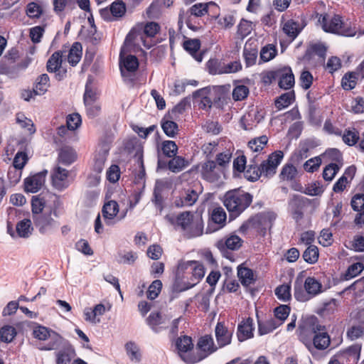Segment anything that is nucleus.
I'll return each mask as SVG.
<instances>
[{
    "mask_svg": "<svg viewBox=\"0 0 364 364\" xmlns=\"http://www.w3.org/2000/svg\"><path fill=\"white\" fill-rule=\"evenodd\" d=\"M257 322L259 334L261 336L269 333L281 326V321H277L273 317L265 320L258 319Z\"/></svg>",
    "mask_w": 364,
    "mask_h": 364,
    "instance_id": "23",
    "label": "nucleus"
},
{
    "mask_svg": "<svg viewBox=\"0 0 364 364\" xmlns=\"http://www.w3.org/2000/svg\"><path fill=\"white\" fill-rule=\"evenodd\" d=\"M249 94V88L245 85H237L232 90V98L235 101L245 99Z\"/></svg>",
    "mask_w": 364,
    "mask_h": 364,
    "instance_id": "55",
    "label": "nucleus"
},
{
    "mask_svg": "<svg viewBox=\"0 0 364 364\" xmlns=\"http://www.w3.org/2000/svg\"><path fill=\"white\" fill-rule=\"evenodd\" d=\"M253 319L247 318L242 321L237 327V338L240 341H244L253 336Z\"/></svg>",
    "mask_w": 364,
    "mask_h": 364,
    "instance_id": "21",
    "label": "nucleus"
},
{
    "mask_svg": "<svg viewBox=\"0 0 364 364\" xmlns=\"http://www.w3.org/2000/svg\"><path fill=\"white\" fill-rule=\"evenodd\" d=\"M275 219V213L267 212L256 215L252 218V221L255 223L256 228L262 231L266 230L267 228H271Z\"/></svg>",
    "mask_w": 364,
    "mask_h": 364,
    "instance_id": "19",
    "label": "nucleus"
},
{
    "mask_svg": "<svg viewBox=\"0 0 364 364\" xmlns=\"http://www.w3.org/2000/svg\"><path fill=\"white\" fill-rule=\"evenodd\" d=\"M47 171L39 172L25 179L24 186L26 192H38L45 183Z\"/></svg>",
    "mask_w": 364,
    "mask_h": 364,
    "instance_id": "15",
    "label": "nucleus"
},
{
    "mask_svg": "<svg viewBox=\"0 0 364 364\" xmlns=\"http://www.w3.org/2000/svg\"><path fill=\"white\" fill-rule=\"evenodd\" d=\"M242 242V240L239 236L232 235L225 240V245L228 250H236L240 247Z\"/></svg>",
    "mask_w": 364,
    "mask_h": 364,
    "instance_id": "63",
    "label": "nucleus"
},
{
    "mask_svg": "<svg viewBox=\"0 0 364 364\" xmlns=\"http://www.w3.org/2000/svg\"><path fill=\"white\" fill-rule=\"evenodd\" d=\"M176 225L181 228L187 238L198 237L203 234L201 218L189 211L183 212L177 216Z\"/></svg>",
    "mask_w": 364,
    "mask_h": 364,
    "instance_id": "5",
    "label": "nucleus"
},
{
    "mask_svg": "<svg viewBox=\"0 0 364 364\" xmlns=\"http://www.w3.org/2000/svg\"><path fill=\"white\" fill-rule=\"evenodd\" d=\"M223 174V168L218 166L215 161H208L201 167V175L203 179L208 182H216Z\"/></svg>",
    "mask_w": 364,
    "mask_h": 364,
    "instance_id": "13",
    "label": "nucleus"
},
{
    "mask_svg": "<svg viewBox=\"0 0 364 364\" xmlns=\"http://www.w3.org/2000/svg\"><path fill=\"white\" fill-rule=\"evenodd\" d=\"M188 166V161L182 156H175L168 162V168L174 173L182 171Z\"/></svg>",
    "mask_w": 364,
    "mask_h": 364,
    "instance_id": "41",
    "label": "nucleus"
},
{
    "mask_svg": "<svg viewBox=\"0 0 364 364\" xmlns=\"http://www.w3.org/2000/svg\"><path fill=\"white\" fill-rule=\"evenodd\" d=\"M341 167L336 164L331 163L323 171V177L325 181H331Z\"/></svg>",
    "mask_w": 364,
    "mask_h": 364,
    "instance_id": "45",
    "label": "nucleus"
},
{
    "mask_svg": "<svg viewBox=\"0 0 364 364\" xmlns=\"http://www.w3.org/2000/svg\"><path fill=\"white\" fill-rule=\"evenodd\" d=\"M350 204L355 211L364 210V194H355L352 198Z\"/></svg>",
    "mask_w": 364,
    "mask_h": 364,
    "instance_id": "64",
    "label": "nucleus"
},
{
    "mask_svg": "<svg viewBox=\"0 0 364 364\" xmlns=\"http://www.w3.org/2000/svg\"><path fill=\"white\" fill-rule=\"evenodd\" d=\"M147 323L156 333L166 328L164 326L166 323V319L159 313H151L147 318Z\"/></svg>",
    "mask_w": 364,
    "mask_h": 364,
    "instance_id": "25",
    "label": "nucleus"
},
{
    "mask_svg": "<svg viewBox=\"0 0 364 364\" xmlns=\"http://www.w3.org/2000/svg\"><path fill=\"white\" fill-rule=\"evenodd\" d=\"M33 336L41 341H46L48 338H51L54 342L53 343H49L47 348H45V350H53L57 348L58 343L61 340V337H60L58 334H55L53 331H50L48 328L44 326H39L36 327L33 332Z\"/></svg>",
    "mask_w": 364,
    "mask_h": 364,
    "instance_id": "14",
    "label": "nucleus"
},
{
    "mask_svg": "<svg viewBox=\"0 0 364 364\" xmlns=\"http://www.w3.org/2000/svg\"><path fill=\"white\" fill-rule=\"evenodd\" d=\"M128 43H124V46L122 48L119 57H120V69L122 73L124 72V69L128 72H134L139 67L138 59L136 56L132 55H128L124 57L125 46Z\"/></svg>",
    "mask_w": 364,
    "mask_h": 364,
    "instance_id": "18",
    "label": "nucleus"
},
{
    "mask_svg": "<svg viewBox=\"0 0 364 364\" xmlns=\"http://www.w3.org/2000/svg\"><path fill=\"white\" fill-rule=\"evenodd\" d=\"M359 138V134L355 129L352 130L346 129L344 133L342 134L343 142L348 146L355 145L358 142Z\"/></svg>",
    "mask_w": 364,
    "mask_h": 364,
    "instance_id": "44",
    "label": "nucleus"
},
{
    "mask_svg": "<svg viewBox=\"0 0 364 364\" xmlns=\"http://www.w3.org/2000/svg\"><path fill=\"white\" fill-rule=\"evenodd\" d=\"M198 198V195L194 190H187L184 196L176 199L175 201L176 206L185 207L193 205Z\"/></svg>",
    "mask_w": 364,
    "mask_h": 364,
    "instance_id": "27",
    "label": "nucleus"
},
{
    "mask_svg": "<svg viewBox=\"0 0 364 364\" xmlns=\"http://www.w3.org/2000/svg\"><path fill=\"white\" fill-rule=\"evenodd\" d=\"M68 171L60 166L56 167L52 173L53 186L58 190L62 191L69 186L68 178Z\"/></svg>",
    "mask_w": 364,
    "mask_h": 364,
    "instance_id": "16",
    "label": "nucleus"
},
{
    "mask_svg": "<svg viewBox=\"0 0 364 364\" xmlns=\"http://www.w3.org/2000/svg\"><path fill=\"white\" fill-rule=\"evenodd\" d=\"M161 149L164 154L167 157L175 156L178 151V146L173 141H164Z\"/></svg>",
    "mask_w": 364,
    "mask_h": 364,
    "instance_id": "54",
    "label": "nucleus"
},
{
    "mask_svg": "<svg viewBox=\"0 0 364 364\" xmlns=\"http://www.w3.org/2000/svg\"><path fill=\"white\" fill-rule=\"evenodd\" d=\"M160 26L156 22H149L144 26H141L136 28H134L127 36L125 39V43H132V41H135L139 38L144 43V46L150 48L149 45H146L145 41L143 39L141 31H143L144 34L147 37H154L159 31Z\"/></svg>",
    "mask_w": 364,
    "mask_h": 364,
    "instance_id": "9",
    "label": "nucleus"
},
{
    "mask_svg": "<svg viewBox=\"0 0 364 364\" xmlns=\"http://www.w3.org/2000/svg\"><path fill=\"white\" fill-rule=\"evenodd\" d=\"M49 77L47 74H42L37 80L34 88L35 95H42L46 93L50 84Z\"/></svg>",
    "mask_w": 364,
    "mask_h": 364,
    "instance_id": "37",
    "label": "nucleus"
},
{
    "mask_svg": "<svg viewBox=\"0 0 364 364\" xmlns=\"http://www.w3.org/2000/svg\"><path fill=\"white\" fill-rule=\"evenodd\" d=\"M74 348L70 344H65L64 347L57 353L58 364H68L75 356Z\"/></svg>",
    "mask_w": 364,
    "mask_h": 364,
    "instance_id": "24",
    "label": "nucleus"
},
{
    "mask_svg": "<svg viewBox=\"0 0 364 364\" xmlns=\"http://www.w3.org/2000/svg\"><path fill=\"white\" fill-rule=\"evenodd\" d=\"M299 338L309 351L314 348L324 350L331 343L330 336L325 326L318 323L315 316L306 318L299 326Z\"/></svg>",
    "mask_w": 364,
    "mask_h": 364,
    "instance_id": "1",
    "label": "nucleus"
},
{
    "mask_svg": "<svg viewBox=\"0 0 364 364\" xmlns=\"http://www.w3.org/2000/svg\"><path fill=\"white\" fill-rule=\"evenodd\" d=\"M237 275L240 281L244 286L247 287L255 282L253 272L249 268L241 267H238Z\"/></svg>",
    "mask_w": 364,
    "mask_h": 364,
    "instance_id": "36",
    "label": "nucleus"
},
{
    "mask_svg": "<svg viewBox=\"0 0 364 364\" xmlns=\"http://www.w3.org/2000/svg\"><path fill=\"white\" fill-rule=\"evenodd\" d=\"M226 218V213L222 207H217L213 210L211 219L215 223L223 225Z\"/></svg>",
    "mask_w": 364,
    "mask_h": 364,
    "instance_id": "58",
    "label": "nucleus"
},
{
    "mask_svg": "<svg viewBox=\"0 0 364 364\" xmlns=\"http://www.w3.org/2000/svg\"><path fill=\"white\" fill-rule=\"evenodd\" d=\"M252 29V23L251 21L242 19L237 26V34L243 38L250 34Z\"/></svg>",
    "mask_w": 364,
    "mask_h": 364,
    "instance_id": "52",
    "label": "nucleus"
},
{
    "mask_svg": "<svg viewBox=\"0 0 364 364\" xmlns=\"http://www.w3.org/2000/svg\"><path fill=\"white\" fill-rule=\"evenodd\" d=\"M16 122L24 129H26L30 134L36 132V128L31 119L25 117L23 114L18 113L16 114Z\"/></svg>",
    "mask_w": 364,
    "mask_h": 364,
    "instance_id": "42",
    "label": "nucleus"
},
{
    "mask_svg": "<svg viewBox=\"0 0 364 364\" xmlns=\"http://www.w3.org/2000/svg\"><path fill=\"white\" fill-rule=\"evenodd\" d=\"M162 287V283L160 280L156 279L154 280L151 285L149 287L147 291V297L149 299H156L159 294Z\"/></svg>",
    "mask_w": 364,
    "mask_h": 364,
    "instance_id": "59",
    "label": "nucleus"
},
{
    "mask_svg": "<svg viewBox=\"0 0 364 364\" xmlns=\"http://www.w3.org/2000/svg\"><path fill=\"white\" fill-rule=\"evenodd\" d=\"M318 21L326 32L348 37L354 36L356 33L355 28H352L350 23L343 22L338 15H324Z\"/></svg>",
    "mask_w": 364,
    "mask_h": 364,
    "instance_id": "6",
    "label": "nucleus"
},
{
    "mask_svg": "<svg viewBox=\"0 0 364 364\" xmlns=\"http://www.w3.org/2000/svg\"><path fill=\"white\" fill-rule=\"evenodd\" d=\"M81 122L80 115L77 113H73L67 117L66 125L70 131H74L80 127Z\"/></svg>",
    "mask_w": 364,
    "mask_h": 364,
    "instance_id": "60",
    "label": "nucleus"
},
{
    "mask_svg": "<svg viewBox=\"0 0 364 364\" xmlns=\"http://www.w3.org/2000/svg\"><path fill=\"white\" fill-rule=\"evenodd\" d=\"M218 24L225 29L232 28L235 23V18L233 14H228L222 16H218Z\"/></svg>",
    "mask_w": 364,
    "mask_h": 364,
    "instance_id": "48",
    "label": "nucleus"
},
{
    "mask_svg": "<svg viewBox=\"0 0 364 364\" xmlns=\"http://www.w3.org/2000/svg\"><path fill=\"white\" fill-rule=\"evenodd\" d=\"M59 207H50L49 211H46L43 214L36 215L35 217H33L34 224L38 228L41 233H46L59 226L58 221L51 217L52 213L55 217L58 216L57 209Z\"/></svg>",
    "mask_w": 364,
    "mask_h": 364,
    "instance_id": "8",
    "label": "nucleus"
},
{
    "mask_svg": "<svg viewBox=\"0 0 364 364\" xmlns=\"http://www.w3.org/2000/svg\"><path fill=\"white\" fill-rule=\"evenodd\" d=\"M279 78V85L281 88L288 90L294 85V75L290 68H284L277 72Z\"/></svg>",
    "mask_w": 364,
    "mask_h": 364,
    "instance_id": "20",
    "label": "nucleus"
},
{
    "mask_svg": "<svg viewBox=\"0 0 364 364\" xmlns=\"http://www.w3.org/2000/svg\"><path fill=\"white\" fill-rule=\"evenodd\" d=\"M60 205L58 198L50 193H41L32 197L31 210L33 217L50 210V207Z\"/></svg>",
    "mask_w": 364,
    "mask_h": 364,
    "instance_id": "7",
    "label": "nucleus"
},
{
    "mask_svg": "<svg viewBox=\"0 0 364 364\" xmlns=\"http://www.w3.org/2000/svg\"><path fill=\"white\" fill-rule=\"evenodd\" d=\"M304 259L309 263L314 264L318 258V250L315 245H309L303 253Z\"/></svg>",
    "mask_w": 364,
    "mask_h": 364,
    "instance_id": "43",
    "label": "nucleus"
},
{
    "mask_svg": "<svg viewBox=\"0 0 364 364\" xmlns=\"http://www.w3.org/2000/svg\"><path fill=\"white\" fill-rule=\"evenodd\" d=\"M323 158L332 161V163L343 166V156L341 152L337 149H329L323 154Z\"/></svg>",
    "mask_w": 364,
    "mask_h": 364,
    "instance_id": "40",
    "label": "nucleus"
},
{
    "mask_svg": "<svg viewBox=\"0 0 364 364\" xmlns=\"http://www.w3.org/2000/svg\"><path fill=\"white\" fill-rule=\"evenodd\" d=\"M176 348L178 350V353L181 358L183 360V358H187L188 357H191V355H183V353H187L189 350H192L193 348V344L192 342V339L191 337L188 336H184L183 337L178 338L176 341Z\"/></svg>",
    "mask_w": 364,
    "mask_h": 364,
    "instance_id": "26",
    "label": "nucleus"
},
{
    "mask_svg": "<svg viewBox=\"0 0 364 364\" xmlns=\"http://www.w3.org/2000/svg\"><path fill=\"white\" fill-rule=\"evenodd\" d=\"M62 52L56 51L52 54L49 58L46 68L49 73L57 72L58 68H60L62 64Z\"/></svg>",
    "mask_w": 364,
    "mask_h": 364,
    "instance_id": "35",
    "label": "nucleus"
},
{
    "mask_svg": "<svg viewBox=\"0 0 364 364\" xmlns=\"http://www.w3.org/2000/svg\"><path fill=\"white\" fill-rule=\"evenodd\" d=\"M252 196L240 188L230 190L224 196L223 204L230 213L235 218L244 212L252 202Z\"/></svg>",
    "mask_w": 364,
    "mask_h": 364,
    "instance_id": "3",
    "label": "nucleus"
},
{
    "mask_svg": "<svg viewBox=\"0 0 364 364\" xmlns=\"http://www.w3.org/2000/svg\"><path fill=\"white\" fill-rule=\"evenodd\" d=\"M323 191L324 188L323 185L318 181H315L309 183L307 186L304 193L311 196H320L321 194L323 193Z\"/></svg>",
    "mask_w": 364,
    "mask_h": 364,
    "instance_id": "51",
    "label": "nucleus"
},
{
    "mask_svg": "<svg viewBox=\"0 0 364 364\" xmlns=\"http://www.w3.org/2000/svg\"><path fill=\"white\" fill-rule=\"evenodd\" d=\"M211 4L212 2L208 4L198 3L193 5L190 8L191 14L197 17L205 16L208 11V5Z\"/></svg>",
    "mask_w": 364,
    "mask_h": 364,
    "instance_id": "49",
    "label": "nucleus"
},
{
    "mask_svg": "<svg viewBox=\"0 0 364 364\" xmlns=\"http://www.w3.org/2000/svg\"><path fill=\"white\" fill-rule=\"evenodd\" d=\"M304 286L306 294L311 296H316L322 291V284L314 277H308Z\"/></svg>",
    "mask_w": 364,
    "mask_h": 364,
    "instance_id": "28",
    "label": "nucleus"
},
{
    "mask_svg": "<svg viewBox=\"0 0 364 364\" xmlns=\"http://www.w3.org/2000/svg\"><path fill=\"white\" fill-rule=\"evenodd\" d=\"M193 97L200 99L199 107L203 109L211 108L213 102L220 100V97L216 96V89L204 87L196 91Z\"/></svg>",
    "mask_w": 364,
    "mask_h": 364,
    "instance_id": "12",
    "label": "nucleus"
},
{
    "mask_svg": "<svg viewBox=\"0 0 364 364\" xmlns=\"http://www.w3.org/2000/svg\"><path fill=\"white\" fill-rule=\"evenodd\" d=\"M268 138L266 135L255 138L249 142V147L255 152H258L263 149L267 144Z\"/></svg>",
    "mask_w": 364,
    "mask_h": 364,
    "instance_id": "46",
    "label": "nucleus"
},
{
    "mask_svg": "<svg viewBox=\"0 0 364 364\" xmlns=\"http://www.w3.org/2000/svg\"><path fill=\"white\" fill-rule=\"evenodd\" d=\"M301 31L299 23L293 19L287 21L283 26V31L291 39H294Z\"/></svg>",
    "mask_w": 364,
    "mask_h": 364,
    "instance_id": "33",
    "label": "nucleus"
},
{
    "mask_svg": "<svg viewBox=\"0 0 364 364\" xmlns=\"http://www.w3.org/2000/svg\"><path fill=\"white\" fill-rule=\"evenodd\" d=\"M364 326L362 325L353 326L347 331V336L351 341H354L363 337Z\"/></svg>",
    "mask_w": 364,
    "mask_h": 364,
    "instance_id": "61",
    "label": "nucleus"
},
{
    "mask_svg": "<svg viewBox=\"0 0 364 364\" xmlns=\"http://www.w3.org/2000/svg\"><path fill=\"white\" fill-rule=\"evenodd\" d=\"M161 127L164 133L169 137H174L178 131V124L172 120L163 122Z\"/></svg>",
    "mask_w": 364,
    "mask_h": 364,
    "instance_id": "50",
    "label": "nucleus"
},
{
    "mask_svg": "<svg viewBox=\"0 0 364 364\" xmlns=\"http://www.w3.org/2000/svg\"><path fill=\"white\" fill-rule=\"evenodd\" d=\"M28 160V156L25 152L23 151H18L13 161V165L14 169H17L18 171H21L23 168L26 164L27 161Z\"/></svg>",
    "mask_w": 364,
    "mask_h": 364,
    "instance_id": "57",
    "label": "nucleus"
},
{
    "mask_svg": "<svg viewBox=\"0 0 364 364\" xmlns=\"http://www.w3.org/2000/svg\"><path fill=\"white\" fill-rule=\"evenodd\" d=\"M294 98L295 95L294 91L282 94L275 100V106L278 109L281 110L290 105L294 100Z\"/></svg>",
    "mask_w": 364,
    "mask_h": 364,
    "instance_id": "38",
    "label": "nucleus"
},
{
    "mask_svg": "<svg viewBox=\"0 0 364 364\" xmlns=\"http://www.w3.org/2000/svg\"><path fill=\"white\" fill-rule=\"evenodd\" d=\"M16 232L21 237L27 238L32 232L33 228L30 219H23L16 224Z\"/></svg>",
    "mask_w": 364,
    "mask_h": 364,
    "instance_id": "34",
    "label": "nucleus"
},
{
    "mask_svg": "<svg viewBox=\"0 0 364 364\" xmlns=\"http://www.w3.org/2000/svg\"><path fill=\"white\" fill-rule=\"evenodd\" d=\"M82 50V45L78 42L74 43L70 48L68 55V61L72 66L76 65L80 60Z\"/></svg>",
    "mask_w": 364,
    "mask_h": 364,
    "instance_id": "32",
    "label": "nucleus"
},
{
    "mask_svg": "<svg viewBox=\"0 0 364 364\" xmlns=\"http://www.w3.org/2000/svg\"><path fill=\"white\" fill-rule=\"evenodd\" d=\"M197 348L200 350V353L197 356L183 358V360L186 363H195L199 362L210 353L215 352L217 349V348L214 347L213 338L208 335L203 336L199 339L197 343Z\"/></svg>",
    "mask_w": 364,
    "mask_h": 364,
    "instance_id": "11",
    "label": "nucleus"
},
{
    "mask_svg": "<svg viewBox=\"0 0 364 364\" xmlns=\"http://www.w3.org/2000/svg\"><path fill=\"white\" fill-rule=\"evenodd\" d=\"M283 157V152L278 151L269 155L268 159L263 161L259 166L250 165L246 172L247 177L252 181H255L262 176L265 178L272 177L276 173V170Z\"/></svg>",
    "mask_w": 364,
    "mask_h": 364,
    "instance_id": "4",
    "label": "nucleus"
},
{
    "mask_svg": "<svg viewBox=\"0 0 364 364\" xmlns=\"http://www.w3.org/2000/svg\"><path fill=\"white\" fill-rule=\"evenodd\" d=\"M290 313V309L287 305H280L274 309V318L276 319L277 321H281V325L286 320Z\"/></svg>",
    "mask_w": 364,
    "mask_h": 364,
    "instance_id": "56",
    "label": "nucleus"
},
{
    "mask_svg": "<svg viewBox=\"0 0 364 364\" xmlns=\"http://www.w3.org/2000/svg\"><path fill=\"white\" fill-rule=\"evenodd\" d=\"M205 275L203 265L198 261L180 260L177 265L173 289L183 291L193 287Z\"/></svg>",
    "mask_w": 364,
    "mask_h": 364,
    "instance_id": "2",
    "label": "nucleus"
},
{
    "mask_svg": "<svg viewBox=\"0 0 364 364\" xmlns=\"http://www.w3.org/2000/svg\"><path fill=\"white\" fill-rule=\"evenodd\" d=\"M297 174L296 168L291 164L285 165L281 171L280 177L282 180H293Z\"/></svg>",
    "mask_w": 364,
    "mask_h": 364,
    "instance_id": "53",
    "label": "nucleus"
},
{
    "mask_svg": "<svg viewBox=\"0 0 364 364\" xmlns=\"http://www.w3.org/2000/svg\"><path fill=\"white\" fill-rule=\"evenodd\" d=\"M305 206V198L300 196H294L289 202V210L293 218L298 222L303 216V209Z\"/></svg>",
    "mask_w": 364,
    "mask_h": 364,
    "instance_id": "17",
    "label": "nucleus"
},
{
    "mask_svg": "<svg viewBox=\"0 0 364 364\" xmlns=\"http://www.w3.org/2000/svg\"><path fill=\"white\" fill-rule=\"evenodd\" d=\"M356 75V73H350L346 74L343 77L341 85L344 90H350L355 87L357 79V77L355 76Z\"/></svg>",
    "mask_w": 364,
    "mask_h": 364,
    "instance_id": "47",
    "label": "nucleus"
},
{
    "mask_svg": "<svg viewBox=\"0 0 364 364\" xmlns=\"http://www.w3.org/2000/svg\"><path fill=\"white\" fill-rule=\"evenodd\" d=\"M76 157L75 151L72 148L66 146L60 149L58 160L63 165L68 166L75 161Z\"/></svg>",
    "mask_w": 364,
    "mask_h": 364,
    "instance_id": "31",
    "label": "nucleus"
},
{
    "mask_svg": "<svg viewBox=\"0 0 364 364\" xmlns=\"http://www.w3.org/2000/svg\"><path fill=\"white\" fill-rule=\"evenodd\" d=\"M277 53L276 48L272 45H268L264 46L260 51V58L264 61L267 62L270 60L273 59Z\"/></svg>",
    "mask_w": 364,
    "mask_h": 364,
    "instance_id": "62",
    "label": "nucleus"
},
{
    "mask_svg": "<svg viewBox=\"0 0 364 364\" xmlns=\"http://www.w3.org/2000/svg\"><path fill=\"white\" fill-rule=\"evenodd\" d=\"M16 335V328L11 326L6 325L0 328V341L4 343L11 342Z\"/></svg>",
    "mask_w": 364,
    "mask_h": 364,
    "instance_id": "39",
    "label": "nucleus"
},
{
    "mask_svg": "<svg viewBox=\"0 0 364 364\" xmlns=\"http://www.w3.org/2000/svg\"><path fill=\"white\" fill-rule=\"evenodd\" d=\"M109 149L107 145L103 146V147L97 153L95 158L94 169L97 173H101L104 169Z\"/></svg>",
    "mask_w": 364,
    "mask_h": 364,
    "instance_id": "30",
    "label": "nucleus"
},
{
    "mask_svg": "<svg viewBox=\"0 0 364 364\" xmlns=\"http://www.w3.org/2000/svg\"><path fill=\"white\" fill-rule=\"evenodd\" d=\"M242 69V65L240 61H233L228 64L222 63L221 65L217 70H212L211 72L215 74H229L235 73L240 71Z\"/></svg>",
    "mask_w": 364,
    "mask_h": 364,
    "instance_id": "29",
    "label": "nucleus"
},
{
    "mask_svg": "<svg viewBox=\"0 0 364 364\" xmlns=\"http://www.w3.org/2000/svg\"><path fill=\"white\" fill-rule=\"evenodd\" d=\"M215 336L219 347H223L230 343L232 333L221 323L215 326Z\"/></svg>",
    "mask_w": 364,
    "mask_h": 364,
    "instance_id": "22",
    "label": "nucleus"
},
{
    "mask_svg": "<svg viewBox=\"0 0 364 364\" xmlns=\"http://www.w3.org/2000/svg\"><path fill=\"white\" fill-rule=\"evenodd\" d=\"M119 207L115 200H109L102 206L101 213L105 224L108 226H112L122 220L127 214V211L124 213L119 214Z\"/></svg>",
    "mask_w": 364,
    "mask_h": 364,
    "instance_id": "10",
    "label": "nucleus"
}]
</instances>
